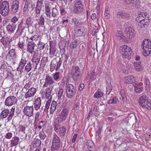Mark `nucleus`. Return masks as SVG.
Listing matches in <instances>:
<instances>
[{
    "label": "nucleus",
    "instance_id": "nucleus-22",
    "mask_svg": "<svg viewBox=\"0 0 151 151\" xmlns=\"http://www.w3.org/2000/svg\"><path fill=\"white\" fill-rule=\"evenodd\" d=\"M149 21L148 19H146L142 21L138 22V24L141 28H146L147 27V25L149 24Z\"/></svg>",
    "mask_w": 151,
    "mask_h": 151
},
{
    "label": "nucleus",
    "instance_id": "nucleus-2",
    "mask_svg": "<svg viewBox=\"0 0 151 151\" xmlns=\"http://www.w3.org/2000/svg\"><path fill=\"white\" fill-rule=\"evenodd\" d=\"M143 51V54L145 56L149 55L151 52V41L149 39H145L142 43Z\"/></svg>",
    "mask_w": 151,
    "mask_h": 151
},
{
    "label": "nucleus",
    "instance_id": "nucleus-45",
    "mask_svg": "<svg viewBox=\"0 0 151 151\" xmlns=\"http://www.w3.org/2000/svg\"><path fill=\"white\" fill-rule=\"evenodd\" d=\"M34 143L37 147H39L41 145V142L40 139H35L34 140Z\"/></svg>",
    "mask_w": 151,
    "mask_h": 151
},
{
    "label": "nucleus",
    "instance_id": "nucleus-40",
    "mask_svg": "<svg viewBox=\"0 0 151 151\" xmlns=\"http://www.w3.org/2000/svg\"><path fill=\"white\" fill-rule=\"evenodd\" d=\"M32 64L31 62H29L25 67V70L27 72H29L32 69Z\"/></svg>",
    "mask_w": 151,
    "mask_h": 151
},
{
    "label": "nucleus",
    "instance_id": "nucleus-49",
    "mask_svg": "<svg viewBox=\"0 0 151 151\" xmlns=\"http://www.w3.org/2000/svg\"><path fill=\"white\" fill-rule=\"evenodd\" d=\"M116 15L118 18L119 19H122L125 16V14L123 12H119L117 13Z\"/></svg>",
    "mask_w": 151,
    "mask_h": 151
},
{
    "label": "nucleus",
    "instance_id": "nucleus-59",
    "mask_svg": "<svg viewBox=\"0 0 151 151\" xmlns=\"http://www.w3.org/2000/svg\"><path fill=\"white\" fill-rule=\"evenodd\" d=\"M147 103L146 104H148L147 105V110H151V101L150 100H149L147 102Z\"/></svg>",
    "mask_w": 151,
    "mask_h": 151
},
{
    "label": "nucleus",
    "instance_id": "nucleus-37",
    "mask_svg": "<svg viewBox=\"0 0 151 151\" xmlns=\"http://www.w3.org/2000/svg\"><path fill=\"white\" fill-rule=\"evenodd\" d=\"M104 94L103 92L101 91H97L94 93L93 97L94 98L99 99L103 96Z\"/></svg>",
    "mask_w": 151,
    "mask_h": 151
},
{
    "label": "nucleus",
    "instance_id": "nucleus-60",
    "mask_svg": "<svg viewBox=\"0 0 151 151\" xmlns=\"http://www.w3.org/2000/svg\"><path fill=\"white\" fill-rule=\"evenodd\" d=\"M62 62V60L61 59V58H59V60L58 61L57 65V67L56 68V70H57L60 67V65L61 64Z\"/></svg>",
    "mask_w": 151,
    "mask_h": 151
},
{
    "label": "nucleus",
    "instance_id": "nucleus-56",
    "mask_svg": "<svg viewBox=\"0 0 151 151\" xmlns=\"http://www.w3.org/2000/svg\"><path fill=\"white\" fill-rule=\"evenodd\" d=\"M52 93V91H49L47 89L46 92V96L47 98H49L51 96Z\"/></svg>",
    "mask_w": 151,
    "mask_h": 151
},
{
    "label": "nucleus",
    "instance_id": "nucleus-36",
    "mask_svg": "<svg viewBox=\"0 0 151 151\" xmlns=\"http://www.w3.org/2000/svg\"><path fill=\"white\" fill-rule=\"evenodd\" d=\"M50 54L52 55H54L56 51L54 45L50 44Z\"/></svg>",
    "mask_w": 151,
    "mask_h": 151
},
{
    "label": "nucleus",
    "instance_id": "nucleus-47",
    "mask_svg": "<svg viewBox=\"0 0 151 151\" xmlns=\"http://www.w3.org/2000/svg\"><path fill=\"white\" fill-rule=\"evenodd\" d=\"M51 102V101L50 100H48L46 102L45 107L44 109V111L47 112L48 109L49 108L50 104Z\"/></svg>",
    "mask_w": 151,
    "mask_h": 151
},
{
    "label": "nucleus",
    "instance_id": "nucleus-19",
    "mask_svg": "<svg viewBox=\"0 0 151 151\" xmlns=\"http://www.w3.org/2000/svg\"><path fill=\"white\" fill-rule=\"evenodd\" d=\"M19 8V3L17 1L14 2L11 9L12 13H15L18 12Z\"/></svg>",
    "mask_w": 151,
    "mask_h": 151
},
{
    "label": "nucleus",
    "instance_id": "nucleus-29",
    "mask_svg": "<svg viewBox=\"0 0 151 151\" xmlns=\"http://www.w3.org/2000/svg\"><path fill=\"white\" fill-rule=\"evenodd\" d=\"M116 36L117 39L125 40V37L123 35L122 32L120 31H117L116 33Z\"/></svg>",
    "mask_w": 151,
    "mask_h": 151
},
{
    "label": "nucleus",
    "instance_id": "nucleus-43",
    "mask_svg": "<svg viewBox=\"0 0 151 151\" xmlns=\"http://www.w3.org/2000/svg\"><path fill=\"white\" fill-rule=\"evenodd\" d=\"M52 16L54 18L56 17L58 15L57 9L55 8H53L52 11Z\"/></svg>",
    "mask_w": 151,
    "mask_h": 151
},
{
    "label": "nucleus",
    "instance_id": "nucleus-5",
    "mask_svg": "<svg viewBox=\"0 0 151 151\" xmlns=\"http://www.w3.org/2000/svg\"><path fill=\"white\" fill-rule=\"evenodd\" d=\"M9 11V2L6 1L2 2L0 5V13L1 14L5 16L8 15Z\"/></svg>",
    "mask_w": 151,
    "mask_h": 151
},
{
    "label": "nucleus",
    "instance_id": "nucleus-15",
    "mask_svg": "<svg viewBox=\"0 0 151 151\" xmlns=\"http://www.w3.org/2000/svg\"><path fill=\"white\" fill-rule=\"evenodd\" d=\"M134 31L131 27H128L125 29V33L127 37L129 39H132L134 37Z\"/></svg>",
    "mask_w": 151,
    "mask_h": 151
},
{
    "label": "nucleus",
    "instance_id": "nucleus-26",
    "mask_svg": "<svg viewBox=\"0 0 151 151\" xmlns=\"http://www.w3.org/2000/svg\"><path fill=\"white\" fill-rule=\"evenodd\" d=\"M149 100H148L147 97H146L145 96H141L139 100V104L142 106V105H144Z\"/></svg>",
    "mask_w": 151,
    "mask_h": 151
},
{
    "label": "nucleus",
    "instance_id": "nucleus-7",
    "mask_svg": "<svg viewBox=\"0 0 151 151\" xmlns=\"http://www.w3.org/2000/svg\"><path fill=\"white\" fill-rule=\"evenodd\" d=\"M60 139L59 137L56 134H54L51 149L52 150H58L60 147Z\"/></svg>",
    "mask_w": 151,
    "mask_h": 151
},
{
    "label": "nucleus",
    "instance_id": "nucleus-32",
    "mask_svg": "<svg viewBox=\"0 0 151 151\" xmlns=\"http://www.w3.org/2000/svg\"><path fill=\"white\" fill-rule=\"evenodd\" d=\"M45 13L47 17L49 18H51V13L50 12V8L49 6H45Z\"/></svg>",
    "mask_w": 151,
    "mask_h": 151
},
{
    "label": "nucleus",
    "instance_id": "nucleus-42",
    "mask_svg": "<svg viewBox=\"0 0 151 151\" xmlns=\"http://www.w3.org/2000/svg\"><path fill=\"white\" fill-rule=\"evenodd\" d=\"M59 74V72H56L52 74V78L54 81H56L59 79L60 78Z\"/></svg>",
    "mask_w": 151,
    "mask_h": 151
},
{
    "label": "nucleus",
    "instance_id": "nucleus-28",
    "mask_svg": "<svg viewBox=\"0 0 151 151\" xmlns=\"http://www.w3.org/2000/svg\"><path fill=\"white\" fill-rule=\"evenodd\" d=\"M147 16L145 14H139L138 15L137 18H136V21L137 23L141 21L146 19Z\"/></svg>",
    "mask_w": 151,
    "mask_h": 151
},
{
    "label": "nucleus",
    "instance_id": "nucleus-13",
    "mask_svg": "<svg viewBox=\"0 0 151 151\" xmlns=\"http://www.w3.org/2000/svg\"><path fill=\"white\" fill-rule=\"evenodd\" d=\"M27 60L28 58L24 57V55H22V58L19 64V67L18 68V70L20 71L24 69Z\"/></svg>",
    "mask_w": 151,
    "mask_h": 151
},
{
    "label": "nucleus",
    "instance_id": "nucleus-16",
    "mask_svg": "<svg viewBox=\"0 0 151 151\" xmlns=\"http://www.w3.org/2000/svg\"><path fill=\"white\" fill-rule=\"evenodd\" d=\"M36 92L35 88L32 87L25 94L26 99L30 98L33 96Z\"/></svg>",
    "mask_w": 151,
    "mask_h": 151
},
{
    "label": "nucleus",
    "instance_id": "nucleus-18",
    "mask_svg": "<svg viewBox=\"0 0 151 151\" xmlns=\"http://www.w3.org/2000/svg\"><path fill=\"white\" fill-rule=\"evenodd\" d=\"M124 81L125 83L126 84L134 83L135 81V77L132 75L124 77Z\"/></svg>",
    "mask_w": 151,
    "mask_h": 151
},
{
    "label": "nucleus",
    "instance_id": "nucleus-41",
    "mask_svg": "<svg viewBox=\"0 0 151 151\" xmlns=\"http://www.w3.org/2000/svg\"><path fill=\"white\" fill-rule=\"evenodd\" d=\"M73 22H74L75 26L78 27H80V26L81 25V23L79 22L78 19L76 18H73L72 19Z\"/></svg>",
    "mask_w": 151,
    "mask_h": 151
},
{
    "label": "nucleus",
    "instance_id": "nucleus-53",
    "mask_svg": "<svg viewBox=\"0 0 151 151\" xmlns=\"http://www.w3.org/2000/svg\"><path fill=\"white\" fill-rule=\"evenodd\" d=\"M18 18L16 17H14L11 19V22L12 23V25H13L15 23L18 21Z\"/></svg>",
    "mask_w": 151,
    "mask_h": 151
},
{
    "label": "nucleus",
    "instance_id": "nucleus-6",
    "mask_svg": "<svg viewBox=\"0 0 151 151\" xmlns=\"http://www.w3.org/2000/svg\"><path fill=\"white\" fill-rule=\"evenodd\" d=\"M73 12L75 14H80L84 10V5L80 0H76Z\"/></svg>",
    "mask_w": 151,
    "mask_h": 151
},
{
    "label": "nucleus",
    "instance_id": "nucleus-62",
    "mask_svg": "<svg viewBox=\"0 0 151 151\" xmlns=\"http://www.w3.org/2000/svg\"><path fill=\"white\" fill-rule=\"evenodd\" d=\"M96 76L95 74L94 73L92 72L91 73L90 76L91 79L92 81L94 80L96 78Z\"/></svg>",
    "mask_w": 151,
    "mask_h": 151
},
{
    "label": "nucleus",
    "instance_id": "nucleus-21",
    "mask_svg": "<svg viewBox=\"0 0 151 151\" xmlns=\"http://www.w3.org/2000/svg\"><path fill=\"white\" fill-rule=\"evenodd\" d=\"M19 139L18 137L15 136L10 141V147H12L17 145L19 143Z\"/></svg>",
    "mask_w": 151,
    "mask_h": 151
},
{
    "label": "nucleus",
    "instance_id": "nucleus-61",
    "mask_svg": "<svg viewBox=\"0 0 151 151\" xmlns=\"http://www.w3.org/2000/svg\"><path fill=\"white\" fill-rule=\"evenodd\" d=\"M105 15L106 17L108 16L109 17V11L108 10V7H106L105 8Z\"/></svg>",
    "mask_w": 151,
    "mask_h": 151
},
{
    "label": "nucleus",
    "instance_id": "nucleus-17",
    "mask_svg": "<svg viewBox=\"0 0 151 151\" xmlns=\"http://www.w3.org/2000/svg\"><path fill=\"white\" fill-rule=\"evenodd\" d=\"M16 52L14 49H12L10 50L6 55V58L8 60L13 59L16 57Z\"/></svg>",
    "mask_w": 151,
    "mask_h": 151
},
{
    "label": "nucleus",
    "instance_id": "nucleus-48",
    "mask_svg": "<svg viewBox=\"0 0 151 151\" xmlns=\"http://www.w3.org/2000/svg\"><path fill=\"white\" fill-rule=\"evenodd\" d=\"M77 45V42L76 41H74L70 43V47L71 49H73L76 48Z\"/></svg>",
    "mask_w": 151,
    "mask_h": 151
},
{
    "label": "nucleus",
    "instance_id": "nucleus-23",
    "mask_svg": "<svg viewBox=\"0 0 151 151\" xmlns=\"http://www.w3.org/2000/svg\"><path fill=\"white\" fill-rule=\"evenodd\" d=\"M40 57L38 55L37 53H35L34 54L33 57L32 59V63H35L33 64V65H34V64H35L36 67H37L40 61Z\"/></svg>",
    "mask_w": 151,
    "mask_h": 151
},
{
    "label": "nucleus",
    "instance_id": "nucleus-11",
    "mask_svg": "<svg viewBox=\"0 0 151 151\" xmlns=\"http://www.w3.org/2000/svg\"><path fill=\"white\" fill-rule=\"evenodd\" d=\"M23 110L24 114L27 116L31 117L33 115L34 108L33 106H29L27 104Z\"/></svg>",
    "mask_w": 151,
    "mask_h": 151
},
{
    "label": "nucleus",
    "instance_id": "nucleus-46",
    "mask_svg": "<svg viewBox=\"0 0 151 151\" xmlns=\"http://www.w3.org/2000/svg\"><path fill=\"white\" fill-rule=\"evenodd\" d=\"M38 48L40 50H42L45 47V44L41 41H39L37 44Z\"/></svg>",
    "mask_w": 151,
    "mask_h": 151
},
{
    "label": "nucleus",
    "instance_id": "nucleus-52",
    "mask_svg": "<svg viewBox=\"0 0 151 151\" xmlns=\"http://www.w3.org/2000/svg\"><path fill=\"white\" fill-rule=\"evenodd\" d=\"M135 91L136 92L140 93L141 92L142 88L137 85H136L134 86Z\"/></svg>",
    "mask_w": 151,
    "mask_h": 151
},
{
    "label": "nucleus",
    "instance_id": "nucleus-34",
    "mask_svg": "<svg viewBox=\"0 0 151 151\" xmlns=\"http://www.w3.org/2000/svg\"><path fill=\"white\" fill-rule=\"evenodd\" d=\"M57 105V103L55 101H52L50 106V110L51 114H53L55 111Z\"/></svg>",
    "mask_w": 151,
    "mask_h": 151
},
{
    "label": "nucleus",
    "instance_id": "nucleus-9",
    "mask_svg": "<svg viewBox=\"0 0 151 151\" xmlns=\"http://www.w3.org/2000/svg\"><path fill=\"white\" fill-rule=\"evenodd\" d=\"M44 84L42 87L44 88L47 87L48 86H50L54 84H56L54 81L52 77L48 75H46L44 79ZM55 85L56 84H55Z\"/></svg>",
    "mask_w": 151,
    "mask_h": 151
},
{
    "label": "nucleus",
    "instance_id": "nucleus-55",
    "mask_svg": "<svg viewBox=\"0 0 151 151\" xmlns=\"http://www.w3.org/2000/svg\"><path fill=\"white\" fill-rule=\"evenodd\" d=\"M12 134L10 132H9L5 135V138L7 139H9L12 137Z\"/></svg>",
    "mask_w": 151,
    "mask_h": 151
},
{
    "label": "nucleus",
    "instance_id": "nucleus-14",
    "mask_svg": "<svg viewBox=\"0 0 151 151\" xmlns=\"http://www.w3.org/2000/svg\"><path fill=\"white\" fill-rule=\"evenodd\" d=\"M25 28V24L24 23L22 20H21L19 24L17 29V30L16 34L18 36L21 35L23 32V30Z\"/></svg>",
    "mask_w": 151,
    "mask_h": 151
},
{
    "label": "nucleus",
    "instance_id": "nucleus-39",
    "mask_svg": "<svg viewBox=\"0 0 151 151\" xmlns=\"http://www.w3.org/2000/svg\"><path fill=\"white\" fill-rule=\"evenodd\" d=\"M80 109V103L78 101L76 102L74 104L73 109L75 111L78 112Z\"/></svg>",
    "mask_w": 151,
    "mask_h": 151
},
{
    "label": "nucleus",
    "instance_id": "nucleus-33",
    "mask_svg": "<svg viewBox=\"0 0 151 151\" xmlns=\"http://www.w3.org/2000/svg\"><path fill=\"white\" fill-rule=\"evenodd\" d=\"M118 100V99H116V98L115 96L112 97H111L110 99L108 101V104H116Z\"/></svg>",
    "mask_w": 151,
    "mask_h": 151
},
{
    "label": "nucleus",
    "instance_id": "nucleus-64",
    "mask_svg": "<svg viewBox=\"0 0 151 151\" xmlns=\"http://www.w3.org/2000/svg\"><path fill=\"white\" fill-rule=\"evenodd\" d=\"M31 84L29 83L25 84L24 87V88H25L26 90H27L29 88Z\"/></svg>",
    "mask_w": 151,
    "mask_h": 151
},
{
    "label": "nucleus",
    "instance_id": "nucleus-63",
    "mask_svg": "<svg viewBox=\"0 0 151 151\" xmlns=\"http://www.w3.org/2000/svg\"><path fill=\"white\" fill-rule=\"evenodd\" d=\"M40 37V36L37 35V36H34L30 37V39L32 40H37Z\"/></svg>",
    "mask_w": 151,
    "mask_h": 151
},
{
    "label": "nucleus",
    "instance_id": "nucleus-44",
    "mask_svg": "<svg viewBox=\"0 0 151 151\" xmlns=\"http://www.w3.org/2000/svg\"><path fill=\"white\" fill-rule=\"evenodd\" d=\"M63 91L64 90L62 88H60L58 93V99H60L61 98L62 96L63 93Z\"/></svg>",
    "mask_w": 151,
    "mask_h": 151
},
{
    "label": "nucleus",
    "instance_id": "nucleus-30",
    "mask_svg": "<svg viewBox=\"0 0 151 151\" xmlns=\"http://www.w3.org/2000/svg\"><path fill=\"white\" fill-rule=\"evenodd\" d=\"M30 4V3L29 2H25L23 10V13L24 14H27L29 13V5Z\"/></svg>",
    "mask_w": 151,
    "mask_h": 151
},
{
    "label": "nucleus",
    "instance_id": "nucleus-12",
    "mask_svg": "<svg viewBox=\"0 0 151 151\" xmlns=\"http://www.w3.org/2000/svg\"><path fill=\"white\" fill-rule=\"evenodd\" d=\"M43 3L42 0H38L35 9V16L36 17L40 16V12L42 9V4Z\"/></svg>",
    "mask_w": 151,
    "mask_h": 151
},
{
    "label": "nucleus",
    "instance_id": "nucleus-27",
    "mask_svg": "<svg viewBox=\"0 0 151 151\" xmlns=\"http://www.w3.org/2000/svg\"><path fill=\"white\" fill-rule=\"evenodd\" d=\"M9 109H4L1 112L0 117L1 118H5L9 114Z\"/></svg>",
    "mask_w": 151,
    "mask_h": 151
},
{
    "label": "nucleus",
    "instance_id": "nucleus-1",
    "mask_svg": "<svg viewBox=\"0 0 151 151\" xmlns=\"http://www.w3.org/2000/svg\"><path fill=\"white\" fill-rule=\"evenodd\" d=\"M71 75L75 83L79 82L81 77L79 68L77 66H73L71 70Z\"/></svg>",
    "mask_w": 151,
    "mask_h": 151
},
{
    "label": "nucleus",
    "instance_id": "nucleus-54",
    "mask_svg": "<svg viewBox=\"0 0 151 151\" xmlns=\"http://www.w3.org/2000/svg\"><path fill=\"white\" fill-rule=\"evenodd\" d=\"M40 137L41 139L43 140L46 138V135L45 133L42 131L40 133Z\"/></svg>",
    "mask_w": 151,
    "mask_h": 151
},
{
    "label": "nucleus",
    "instance_id": "nucleus-51",
    "mask_svg": "<svg viewBox=\"0 0 151 151\" xmlns=\"http://www.w3.org/2000/svg\"><path fill=\"white\" fill-rule=\"evenodd\" d=\"M123 91H122L121 92V94L122 96V99L124 104H126L127 102L126 97L124 96L123 94Z\"/></svg>",
    "mask_w": 151,
    "mask_h": 151
},
{
    "label": "nucleus",
    "instance_id": "nucleus-57",
    "mask_svg": "<svg viewBox=\"0 0 151 151\" xmlns=\"http://www.w3.org/2000/svg\"><path fill=\"white\" fill-rule=\"evenodd\" d=\"M31 24H32V21L31 18H27L26 20V24L28 27H29Z\"/></svg>",
    "mask_w": 151,
    "mask_h": 151
},
{
    "label": "nucleus",
    "instance_id": "nucleus-58",
    "mask_svg": "<svg viewBox=\"0 0 151 151\" xmlns=\"http://www.w3.org/2000/svg\"><path fill=\"white\" fill-rule=\"evenodd\" d=\"M18 47L21 49H24V42L22 41H19L18 44Z\"/></svg>",
    "mask_w": 151,
    "mask_h": 151
},
{
    "label": "nucleus",
    "instance_id": "nucleus-25",
    "mask_svg": "<svg viewBox=\"0 0 151 151\" xmlns=\"http://www.w3.org/2000/svg\"><path fill=\"white\" fill-rule=\"evenodd\" d=\"M41 104V100L40 97L37 98L35 100L34 104V107L36 110L40 108Z\"/></svg>",
    "mask_w": 151,
    "mask_h": 151
},
{
    "label": "nucleus",
    "instance_id": "nucleus-10",
    "mask_svg": "<svg viewBox=\"0 0 151 151\" xmlns=\"http://www.w3.org/2000/svg\"><path fill=\"white\" fill-rule=\"evenodd\" d=\"M17 98L13 96L8 97L5 101V105L7 106H11L15 104L17 102Z\"/></svg>",
    "mask_w": 151,
    "mask_h": 151
},
{
    "label": "nucleus",
    "instance_id": "nucleus-38",
    "mask_svg": "<svg viewBox=\"0 0 151 151\" xmlns=\"http://www.w3.org/2000/svg\"><path fill=\"white\" fill-rule=\"evenodd\" d=\"M38 22L39 25L40 26H42L44 24V17L43 14L40 16Z\"/></svg>",
    "mask_w": 151,
    "mask_h": 151
},
{
    "label": "nucleus",
    "instance_id": "nucleus-35",
    "mask_svg": "<svg viewBox=\"0 0 151 151\" xmlns=\"http://www.w3.org/2000/svg\"><path fill=\"white\" fill-rule=\"evenodd\" d=\"M66 129L65 127H60L59 132H58V134L60 135V136H63L65 135V133L66 131Z\"/></svg>",
    "mask_w": 151,
    "mask_h": 151
},
{
    "label": "nucleus",
    "instance_id": "nucleus-4",
    "mask_svg": "<svg viewBox=\"0 0 151 151\" xmlns=\"http://www.w3.org/2000/svg\"><path fill=\"white\" fill-rule=\"evenodd\" d=\"M66 96L69 99L74 97L76 93L77 90L75 87L71 84H66Z\"/></svg>",
    "mask_w": 151,
    "mask_h": 151
},
{
    "label": "nucleus",
    "instance_id": "nucleus-24",
    "mask_svg": "<svg viewBox=\"0 0 151 151\" xmlns=\"http://www.w3.org/2000/svg\"><path fill=\"white\" fill-rule=\"evenodd\" d=\"M80 28L81 29L77 30V34L79 36H84L87 31V29L84 27H81Z\"/></svg>",
    "mask_w": 151,
    "mask_h": 151
},
{
    "label": "nucleus",
    "instance_id": "nucleus-8",
    "mask_svg": "<svg viewBox=\"0 0 151 151\" xmlns=\"http://www.w3.org/2000/svg\"><path fill=\"white\" fill-rule=\"evenodd\" d=\"M68 112V109L66 107L63 108L58 116L57 118V120L58 123H61L66 120Z\"/></svg>",
    "mask_w": 151,
    "mask_h": 151
},
{
    "label": "nucleus",
    "instance_id": "nucleus-20",
    "mask_svg": "<svg viewBox=\"0 0 151 151\" xmlns=\"http://www.w3.org/2000/svg\"><path fill=\"white\" fill-rule=\"evenodd\" d=\"M35 44L33 42H30L27 45V51L29 53L32 54L34 52V47Z\"/></svg>",
    "mask_w": 151,
    "mask_h": 151
},
{
    "label": "nucleus",
    "instance_id": "nucleus-3",
    "mask_svg": "<svg viewBox=\"0 0 151 151\" xmlns=\"http://www.w3.org/2000/svg\"><path fill=\"white\" fill-rule=\"evenodd\" d=\"M120 50L123 58L129 59L131 58L132 52L131 48L124 45L120 47Z\"/></svg>",
    "mask_w": 151,
    "mask_h": 151
},
{
    "label": "nucleus",
    "instance_id": "nucleus-31",
    "mask_svg": "<svg viewBox=\"0 0 151 151\" xmlns=\"http://www.w3.org/2000/svg\"><path fill=\"white\" fill-rule=\"evenodd\" d=\"M16 26H12L11 24H8L6 27L7 30L9 32H13L15 30Z\"/></svg>",
    "mask_w": 151,
    "mask_h": 151
},
{
    "label": "nucleus",
    "instance_id": "nucleus-50",
    "mask_svg": "<svg viewBox=\"0 0 151 151\" xmlns=\"http://www.w3.org/2000/svg\"><path fill=\"white\" fill-rule=\"evenodd\" d=\"M131 4H132L133 6L137 7L139 6V0H133Z\"/></svg>",
    "mask_w": 151,
    "mask_h": 151
}]
</instances>
